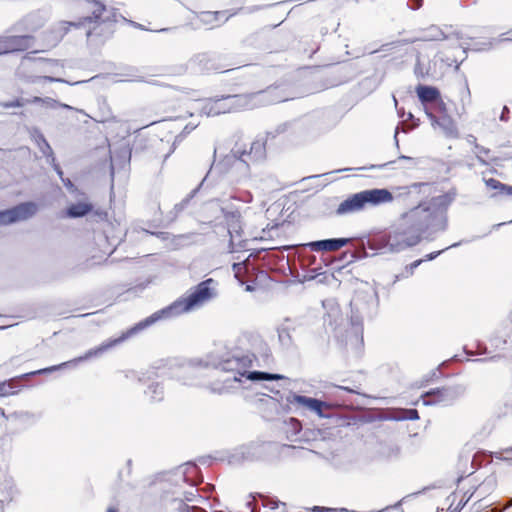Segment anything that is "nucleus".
<instances>
[{
  "instance_id": "nucleus-1",
  "label": "nucleus",
  "mask_w": 512,
  "mask_h": 512,
  "mask_svg": "<svg viewBox=\"0 0 512 512\" xmlns=\"http://www.w3.org/2000/svg\"><path fill=\"white\" fill-rule=\"evenodd\" d=\"M455 196V192H448L402 213L398 223L386 235L384 248L389 252L398 253L420 243L423 234L428 230L434 233L445 231L446 210Z\"/></svg>"
},
{
  "instance_id": "nucleus-2",
  "label": "nucleus",
  "mask_w": 512,
  "mask_h": 512,
  "mask_svg": "<svg viewBox=\"0 0 512 512\" xmlns=\"http://www.w3.org/2000/svg\"><path fill=\"white\" fill-rule=\"evenodd\" d=\"M216 286L217 282L212 278L202 281L197 286L190 289L186 296L181 297L169 306L154 312L144 320L128 329L126 332H123L121 336L114 339H108L98 347L89 349L83 356L74 359L72 362L78 363L94 357H99L113 347L121 344L131 336L160 320L170 319L203 306L205 303L217 296Z\"/></svg>"
},
{
  "instance_id": "nucleus-3",
  "label": "nucleus",
  "mask_w": 512,
  "mask_h": 512,
  "mask_svg": "<svg viewBox=\"0 0 512 512\" xmlns=\"http://www.w3.org/2000/svg\"><path fill=\"white\" fill-rule=\"evenodd\" d=\"M256 360V356L252 353H236L221 360L217 365V369L225 373H230L231 376H227L223 379L222 383H213L210 387L211 391L223 394L235 388L236 383H244L247 380L256 382L284 378L280 374L252 371L251 369L255 366L254 363Z\"/></svg>"
},
{
  "instance_id": "nucleus-4",
  "label": "nucleus",
  "mask_w": 512,
  "mask_h": 512,
  "mask_svg": "<svg viewBox=\"0 0 512 512\" xmlns=\"http://www.w3.org/2000/svg\"><path fill=\"white\" fill-rule=\"evenodd\" d=\"M262 93L249 95H228L217 99H209L202 106L201 112L206 116H217L241 109H252Z\"/></svg>"
},
{
  "instance_id": "nucleus-5",
  "label": "nucleus",
  "mask_w": 512,
  "mask_h": 512,
  "mask_svg": "<svg viewBox=\"0 0 512 512\" xmlns=\"http://www.w3.org/2000/svg\"><path fill=\"white\" fill-rule=\"evenodd\" d=\"M266 156V148L263 141L257 140L251 143L249 151L232 150L227 155L224 162L231 165L233 170L241 173L242 177H247L249 165L262 161Z\"/></svg>"
},
{
  "instance_id": "nucleus-6",
  "label": "nucleus",
  "mask_w": 512,
  "mask_h": 512,
  "mask_svg": "<svg viewBox=\"0 0 512 512\" xmlns=\"http://www.w3.org/2000/svg\"><path fill=\"white\" fill-rule=\"evenodd\" d=\"M360 197L362 211L368 208H374L394 201V197L389 189L373 188L358 192Z\"/></svg>"
},
{
  "instance_id": "nucleus-7",
  "label": "nucleus",
  "mask_w": 512,
  "mask_h": 512,
  "mask_svg": "<svg viewBox=\"0 0 512 512\" xmlns=\"http://www.w3.org/2000/svg\"><path fill=\"white\" fill-rule=\"evenodd\" d=\"M34 37L32 35H4L0 36V55L24 52L32 48Z\"/></svg>"
},
{
  "instance_id": "nucleus-8",
  "label": "nucleus",
  "mask_w": 512,
  "mask_h": 512,
  "mask_svg": "<svg viewBox=\"0 0 512 512\" xmlns=\"http://www.w3.org/2000/svg\"><path fill=\"white\" fill-rule=\"evenodd\" d=\"M104 10V7H101L98 11H95L94 16L84 17L77 22L71 21H63L61 25L65 32L69 31L71 27L81 28L88 26V30L86 32L87 37H91L92 35H101L104 28L107 24L103 21H100L101 14Z\"/></svg>"
},
{
  "instance_id": "nucleus-9",
  "label": "nucleus",
  "mask_w": 512,
  "mask_h": 512,
  "mask_svg": "<svg viewBox=\"0 0 512 512\" xmlns=\"http://www.w3.org/2000/svg\"><path fill=\"white\" fill-rule=\"evenodd\" d=\"M37 211V206L34 203L27 202L0 212V225L10 224L17 221L26 220L33 216Z\"/></svg>"
},
{
  "instance_id": "nucleus-10",
  "label": "nucleus",
  "mask_w": 512,
  "mask_h": 512,
  "mask_svg": "<svg viewBox=\"0 0 512 512\" xmlns=\"http://www.w3.org/2000/svg\"><path fill=\"white\" fill-rule=\"evenodd\" d=\"M286 402L288 404L296 405L300 408L313 411L320 417L323 416L322 408L324 406H327L326 403L323 401L306 396L297 395L291 392L286 396Z\"/></svg>"
},
{
  "instance_id": "nucleus-11",
  "label": "nucleus",
  "mask_w": 512,
  "mask_h": 512,
  "mask_svg": "<svg viewBox=\"0 0 512 512\" xmlns=\"http://www.w3.org/2000/svg\"><path fill=\"white\" fill-rule=\"evenodd\" d=\"M401 447L393 440H384L377 444L375 458L379 461L390 462L400 457Z\"/></svg>"
},
{
  "instance_id": "nucleus-12",
  "label": "nucleus",
  "mask_w": 512,
  "mask_h": 512,
  "mask_svg": "<svg viewBox=\"0 0 512 512\" xmlns=\"http://www.w3.org/2000/svg\"><path fill=\"white\" fill-rule=\"evenodd\" d=\"M458 397L456 389L447 387L431 391L426 394L425 404L449 405Z\"/></svg>"
},
{
  "instance_id": "nucleus-13",
  "label": "nucleus",
  "mask_w": 512,
  "mask_h": 512,
  "mask_svg": "<svg viewBox=\"0 0 512 512\" xmlns=\"http://www.w3.org/2000/svg\"><path fill=\"white\" fill-rule=\"evenodd\" d=\"M349 242L347 238L325 239L306 244L313 251H336Z\"/></svg>"
},
{
  "instance_id": "nucleus-14",
  "label": "nucleus",
  "mask_w": 512,
  "mask_h": 512,
  "mask_svg": "<svg viewBox=\"0 0 512 512\" xmlns=\"http://www.w3.org/2000/svg\"><path fill=\"white\" fill-rule=\"evenodd\" d=\"M361 203L360 197L357 193H354L348 196L345 200H343L336 209L337 215H348L353 213L361 212Z\"/></svg>"
},
{
  "instance_id": "nucleus-15",
  "label": "nucleus",
  "mask_w": 512,
  "mask_h": 512,
  "mask_svg": "<svg viewBox=\"0 0 512 512\" xmlns=\"http://www.w3.org/2000/svg\"><path fill=\"white\" fill-rule=\"evenodd\" d=\"M426 115L430 119L433 126H439L444 134L451 138L458 137V129L454 123V121L449 117H444L440 120L436 118L431 112H426Z\"/></svg>"
},
{
  "instance_id": "nucleus-16",
  "label": "nucleus",
  "mask_w": 512,
  "mask_h": 512,
  "mask_svg": "<svg viewBox=\"0 0 512 512\" xmlns=\"http://www.w3.org/2000/svg\"><path fill=\"white\" fill-rule=\"evenodd\" d=\"M35 141L40 149V151L43 153L44 156L47 157L48 162L53 166L54 170L57 172L58 175H63V172L60 168V166L56 163V159L53 155L52 148L46 141L43 134L37 132L34 135Z\"/></svg>"
},
{
  "instance_id": "nucleus-17",
  "label": "nucleus",
  "mask_w": 512,
  "mask_h": 512,
  "mask_svg": "<svg viewBox=\"0 0 512 512\" xmlns=\"http://www.w3.org/2000/svg\"><path fill=\"white\" fill-rule=\"evenodd\" d=\"M225 210L226 208L217 200L206 203L203 208L206 222L216 224L224 216Z\"/></svg>"
},
{
  "instance_id": "nucleus-18",
  "label": "nucleus",
  "mask_w": 512,
  "mask_h": 512,
  "mask_svg": "<svg viewBox=\"0 0 512 512\" xmlns=\"http://www.w3.org/2000/svg\"><path fill=\"white\" fill-rule=\"evenodd\" d=\"M190 65L195 71L199 72H210L219 70V68L214 63V59H212L207 54L196 55L190 61Z\"/></svg>"
},
{
  "instance_id": "nucleus-19",
  "label": "nucleus",
  "mask_w": 512,
  "mask_h": 512,
  "mask_svg": "<svg viewBox=\"0 0 512 512\" xmlns=\"http://www.w3.org/2000/svg\"><path fill=\"white\" fill-rule=\"evenodd\" d=\"M426 184L424 183H412L407 186H395L390 190L391 194L394 197V200H408L413 193H420L422 187Z\"/></svg>"
},
{
  "instance_id": "nucleus-20",
  "label": "nucleus",
  "mask_w": 512,
  "mask_h": 512,
  "mask_svg": "<svg viewBox=\"0 0 512 512\" xmlns=\"http://www.w3.org/2000/svg\"><path fill=\"white\" fill-rule=\"evenodd\" d=\"M228 226V233L233 238V234L239 235L241 232V214L239 210H225L224 216L222 217Z\"/></svg>"
},
{
  "instance_id": "nucleus-21",
  "label": "nucleus",
  "mask_w": 512,
  "mask_h": 512,
  "mask_svg": "<svg viewBox=\"0 0 512 512\" xmlns=\"http://www.w3.org/2000/svg\"><path fill=\"white\" fill-rule=\"evenodd\" d=\"M416 93L423 104L435 102L440 98L439 90L432 86L418 85L416 87Z\"/></svg>"
},
{
  "instance_id": "nucleus-22",
  "label": "nucleus",
  "mask_w": 512,
  "mask_h": 512,
  "mask_svg": "<svg viewBox=\"0 0 512 512\" xmlns=\"http://www.w3.org/2000/svg\"><path fill=\"white\" fill-rule=\"evenodd\" d=\"M93 206L89 202H78L71 204L67 210L66 215L70 218L83 217L92 210Z\"/></svg>"
},
{
  "instance_id": "nucleus-23",
  "label": "nucleus",
  "mask_w": 512,
  "mask_h": 512,
  "mask_svg": "<svg viewBox=\"0 0 512 512\" xmlns=\"http://www.w3.org/2000/svg\"><path fill=\"white\" fill-rule=\"evenodd\" d=\"M30 103L31 104H40V105L44 106L45 108H50V109H54L57 107H61L63 109H68V110L73 109V107H71L70 105L60 103L51 97L42 98V97L34 96L33 98L29 99V104Z\"/></svg>"
},
{
  "instance_id": "nucleus-24",
  "label": "nucleus",
  "mask_w": 512,
  "mask_h": 512,
  "mask_svg": "<svg viewBox=\"0 0 512 512\" xmlns=\"http://www.w3.org/2000/svg\"><path fill=\"white\" fill-rule=\"evenodd\" d=\"M196 374H197V369H195L194 367H192L190 365L181 366L175 372V375L179 378L180 377L184 378V384H188V385L194 384V381L190 378L192 376H195Z\"/></svg>"
},
{
  "instance_id": "nucleus-25",
  "label": "nucleus",
  "mask_w": 512,
  "mask_h": 512,
  "mask_svg": "<svg viewBox=\"0 0 512 512\" xmlns=\"http://www.w3.org/2000/svg\"><path fill=\"white\" fill-rule=\"evenodd\" d=\"M444 38L445 37L443 32L438 27L431 26L427 29L425 35L420 39L424 41H438L443 40Z\"/></svg>"
},
{
  "instance_id": "nucleus-26",
  "label": "nucleus",
  "mask_w": 512,
  "mask_h": 512,
  "mask_svg": "<svg viewBox=\"0 0 512 512\" xmlns=\"http://www.w3.org/2000/svg\"><path fill=\"white\" fill-rule=\"evenodd\" d=\"M145 393L151 401H159L163 398V388L158 383L151 384Z\"/></svg>"
},
{
  "instance_id": "nucleus-27",
  "label": "nucleus",
  "mask_w": 512,
  "mask_h": 512,
  "mask_svg": "<svg viewBox=\"0 0 512 512\" xmlns=\"http://www.w3.org/2000/svg\"><path fill=\"white\" fill-rule=\"evenodd\" d=\"M5 491H0V508L3 509L5 503H9L13 499V487L7 483L4 487ZM0 490L2 488L0 487Z\"/></svg>"
},
{
  "instance_id": "nucleus-28",
  "label": "nucleus",
  "mask_w": 512,
  "mask_h": 512,
  "mask_svg": "<svg viewBox=\"0 0 512 512\" xmlns=\"http://www.w3.org/2000/svg\"><path fill=\"white\" fill-rule=\"evenodd\" d=\"M221 16V13L220 12H210V11H206V12H202L201 15H200V20L205 23V24H209L211 25L212 27L215 26L214 23L218 22L219 20V17Z\"/></svg>"
},
{
  "instance_id": "nucleus-29",
  "label": "nucleus",
  "mask_w": 512,
  "mask_h": 512,
  "mask_svg": "<svg viewBox=\"0 0 512 512\" xmlns=\"http://www.w3.org/2000/svg\"><path fill=\"white\" fill-rule=\"evenodd\" d=\"M477 157V159L484 165L488 164V160H489V154H490V150L485 148V147H482L478 144H475V148H474V151H473Z\"/></svg>"
},
{
  "instance_id": "nucleus-30",
  "label": "nucleus",
  "mask_w": 512,
  "mask_h": 512,
  "mask_svg": "<svg viewBox=\"0 0 512 512\" xmlns=\"http://www.w3.org/2000/svg\"><path fill=\"white\" fill-rule=\"evenodd\" d=\"M495 40H487L483 42H472L467 48L473 51H487L493 47Z\"/></svg>"
},
{
  "instance_id": "nucleus-31",
  "label": "nucleus",
  "mask_w": 512,
  "mask_h": 512,
  "mask_svg": "<svg viewBox=\"0 0 512 512\" xmlns=\"http://www.w3.org/2000/svg\"><path fill=\"white\" fill-rule=\"evenodd\" d=\"M48 81V82H59V83H68L66 80L62 78H56L52 76H31L27 78V82L29 83H38L39 81Z\"/></svg>"
},
{
  "instance_id": "nucleus-32",
  "label": "nucleus",
  "mask_w": 512,
  "mask_h": 512,
  "mask_svg": "<svg viewBox=\"0 0 512 512\" xmlns=\"http://www.w3.org/2000/svg\"><path fill=\"white\" fill-rule=\"evenodd\" d=\"M26 104H29V99L16 98L13 101L1 102L0 106L8 109V108H13V107H23Z\"/></svg>"
},
{
  "instance_id": "nucleus-33",
  "label": "nucleus",
  "mask_w": 512,
  "mask_h": 512,
  "mask_svg": "<svg viewBox=\"0 0 512 512\" xmlns=\"http://www.w3.org/2000/svg\"><path fill=\"white\" fill-rule=\"evenodd\" d=\"M485 183H486L487 187L494 189V190H499L502 193H505L506 188L508 187V185H505L494 178L485 180Z\"/></svg>"
},
{
  "instance_id": "nucleus-34",
  "label": "nucleus",
  "mask_w": 512,
  "mask_h": 512,
  "mask_svg": "<svg viewBox=\"0 0 512 512\" xmlns=\"http://www.w3.org/2000/svg\"><path fill=\"white\" fill-rule=\"evenodd\" d=\"M16 392L13 390L12 384L10 381H0V397H5L9 395H13Z\"/></svg>"
},
{
  "instance_id": "nucleus-35",
  "label": "nucleus",
  "mask_w": 512,
  "mask_h": 512,
  "mask_svg": "<svg viewBox=\"0 0 512 512\" xmlns=\"http://www.w3.org/2000/svg\"><path fill=\"white\" fill-rule=\"evenodd\" d=\"M67 364L68 363H63V364L58 365V366H52V367H49V368L40 369L38 371H34V372H31V373L25 374V376L36 375V374H45V373L53 372V371L59 369L60 367H62L64 365H67Z\"/></svg>"
},
{
  "instance_id": "nucleus-36",
  "label": "nucleus",
  "mask_w": 512,
  "mask_h": 512,
  "mask_svg": "<svg viewBox=\"0 0 512 512\" xmlns=\"http://www.w3.org/2000/svg\"><path fill=\"white\" fill-rule=\"evenodd\" d=\"M311 510L313 512H348L346 508L334 509L321 506H314Z\"/></svg>"
},
{
  "instance_id": "nucleus-37",
  "label": "nucleus",
  "mask_w": 512,
  "mask_h": 512,
  "mask_svg": "<svg viewBox=\"0 0 512 512\" xmlns=\"http://www.w3.org/2000/svg\"><path fill=\"white\" fill-rule=\"evenodd\" d=\"M459 244H460V243H454V244H452L451 246L446 247L445 249H442V250H440V251H436V252H432V253H430V254H427V255L425 256V258H424V259H422V260H423V261H430V260H433V259H435L438 255H440L443 251H445V250H447V249H449V248H452V247H457Z\"/></svg>"
},
{
  "instance_id": "nucleus-38",
  "label": "nucleus",
  "mask_w": 512,
  "mask_h": 512,
  "mask_svg": "<svg viewBox=\"0 0 512 512\" xmlns=\"http://www.w3.org/2000/svg\"><path fill=\"white\" fill-rule=\"evenodd\" d=\"M467 501H468V499H466V500L461 499L455 507L453 506V502H451V504L448 508L449 512H460L462 510V508L466 505Z\"/></svg>"
},
{
  "instance_id": "nucleus-39",
  "label": "nucleus",
  "mask_w": 512,
  "mask_h": 512,
  "mask_svg": "<svg viewBox=\"0 0 512 512\" xmlns=\"http://www.w3.org/2000/svg\"><path fill=\"white\" fill-rule=\"evenodd\" d=\"M403 418L404 419H409V420L418 419V412L415 409L407 410L406 414H405V416H403Z\"/></svg>"
},
{
  "instance_id": "nucleus-40",
  "label": "nucleus",
  "mask_w": 512,
  "mask_h": 512,
  "mask_svg": "<svg viewBox=\"0 0 512 512\" xmlns=\"http://www.w3.org/2000/svg\"><path fill=\"white\" fill-rule=\"evenodd\" d=\"M423 262L422 259H419V260H416L414 262H412L408 267L407 269L409 270V274L412 275L413 272H414V269H416L421 263Z\"/></svg>"
},
{
  "instance_id": "nucleus-41",
  "label": "nucleus",
  "mask_w": 512,
  "mask_h": 512,
  "mask_svg": "<svg viewBox=\"0 0 512 512\" xmlns=\"http://www.w3.org/2000/svg\"><path fill=\"white\" fill-rule=\"evenodd\" d=\"M414 72H415V75H416L417 77H424V76H425V74H426V73L424 72V70L422 69V67H421V65H420L419 60L417 61V64H416V66H415V70H414Z\"/></svg>"
},
{
  "instance_id": "nucleus-42",
  "label": "nucleus",
  "mask_w": 512,
  "mask_h": 512,
  "mask_svg": "<svg viewBox=\"0 0 512 512\" xmlns=\"http://www.w3.org/2000/svg\"><path fill=\"white\" fill-rule=\"evenodd\" d=\"M280 502L277 501V500H268L267 503H265L264 505L266 507H269L271 510H274L276 508H278Z\"/></svg>"
},
{
  "instance_id": "nucleus-43",
  "label": "nucleus",
  "mask_w": 512,
  "mask_h": 512,
  "mask_svg": "<svg viewBox=\"0 0 512 512\" xmlns=\"http://www.w3.org/2000/svg\"><path fill=\"white\" fill-rule=\"evenodd\" d=\"M505 404L512 406V389L505 394Z\"/></svg>"
},
{
  "instance_id": "nucleus-44",
  "label": "nucleus",
  "mask_w": 512,
  "mask_h": 512,
  "mask_svg": "<svg viewBox=\"0 0 512 512\" xmlns=\"http://www.w3.org/2000/svg\"><path fill=\"white\" fill-rule=\"evenodd\" d=\"M239 200H242L244 202L250 203L253 199L252 194L250 192H246L243 197H239Z\"/></svg>"
},
{
  "instance_id": "nucleus-45",
  "label": "nucleus",
  "mask_w": 512,
  "mask_h": 512,
  "mask_svg": "<svg viewBox=\"0 0 512 512\" xmlns=\"http://www.w3.org/2000/svg\"><path fill=\"white\" fill-rule=\"evenodd\" d=\"M60 177H62V175H59ZM62 181H63V184L68 188V189H72L74 187L73 183L71 182L70 179H64V178H61Z\"/></svg>"
},
{
  "instance_id": "nucleus-46",
  "label": "nucleus",
  "mask_w": 512,
  "mask_h": 512,
  "mask_svg": "<svg viewBox=\"0 0 512 512\" xmlns=\"http://www.w3.org/2000/svg\"><path fill=\"white\" fill-rule=\"evenodd\" d=\"M508 112H509V110H508V108L505 106V107L503 108L502 114H501V116H500V119H501L502 121H507L506 113H508Z\"/></svg>"
},
{
  "instance_id": "nucleus-47",
  "label": "nucleus",
  "mask_w": 512,
  "mask_h": 512,
  "mask_svg": "<svg viewBox=\"0 0 512 512\" xmlns=\"http://www.w3.org/2000/svg\"><path fill=\"white\" fill-rule=\"evenodd\" d=\"M195 128H196V125H194V126H189V125H187V126L184 128V130H183L182 134H188V133H190L192 130H194Z\"/></svg>"
},
{
  "instance_id": "nucleus-48",
  "label": "nucleus",
  "mask_w": 512,
  "mask_h": 512,
  "mask_svg": "<svg viewBox=\"0 0 512 512\" xmlns=\"http://www.w3.org/2000/svg\"><path fill=\"white\" fill-rule=\"evenodd\" d=\"M413 1H414V3H415V4H414V5H412V6H411V8H412V9H418V8H420V7H421V5H422V1H423V0H413Z\"/></svg>"
},
{
  "instance_id": "nucleus-49",
  "label": "nucleus",
  "mask_w": 512,
  "mask_h": 512,
  "mask_svg": "<svg viewBox=\"0 0 512 512\" xmlns=\"http://www.w3.org/2000/svg\"><path fill=\"white\" fill-rule=\"evenodd\" d=\"M468 141H469L470 143H473L474 145H475V144H477V143H476V138H475L474 136H472V135H470V136L468 137Z\"/></svg>"
},
{
  "instance_id": "nucleus-50",
  "label": "nucleus",
  "mask_w": 512,
  "mask_h": 512,
  "mask_svg": "<svg viewBox=\"0 0 512 512\" xmlns=\"http://www.w3.org/2000/svg\"><path fill=\"white\" fill-rule=\"evenodd\" d=\"M505 193H506L507 195H512V186H508V187L506 188Z\"/></svg>"
},
{
  "instance_id": "nucleus-51",
  "label": "nucleus",
  "mask_w": 512,
  "mask_h": 512,
  "mask_svg": "<svg viewBox=\"0 0 512 512\" xmlns=\"http://www.w3.org/2000/svg\"><path fill=\"white\" fill-rule=\"evenodd\" d=\"M399 159H401V160H409V161H411V160H412V158H411V157L404 156V155H401V156L399 157Z\"/></svg>"
},
{
  "instance_id": "nucleus-52",
  "label": "nucleus",
  "mask_w": 512,
  "mask_h": 512,
  "mask_svg": "<svg viewBox=\"0 0 512 512\" xmlns=\"http://www.w3.org/2000/svg\"><path fill=\"white\" fill-rule=\"evenodd\" d=\"M397 135H398V128L396 129V131H395V135H394V139H395V143H396V145H398V138H397Z\"/></svg>"
},
{
  "instance_id": "nucleus-53",
  "label": "nucleus",
  "mask_w": 512,
  "mask_h": 512,
  "mask_svg": "<svg viewBox=\"0 0 512 512\" xmlns=\"http://www.w3.org/2000/svg\"><path fill=\"white\" fill-rule=\"evenodd\" d=\"M387 165H388V163H385V164H382V165L377 166V168H383V167H385V166H387ZM370 168H376V166H374V165H373V166H371Z\"/></svg>"
},
{
  "instance_id": "nucleus-54",
  "label": "nucleus",
  "mask_w": 512,
  "mask_h": 512,
  "mask_svg": "<svg viewBox=\"0 0 512 512\" xmlns=\"http://www.w3.org/2000/svg\"><path fill=\"white\" fill-rule=\"evenodd\" d=\"M107 512H118V511L115 508H113V507H109L107 509Z\"/></svg>"
},
{
  "instance_id": "nucleus-55",
  "label": "nucleus",
  "mask_w": 512,
  "mask_h": 512,
  "mask_svg": "<svg viewBox=\"0 0 512 512\" xmlns=\"http://www.w3.org/2000/svg\"><path fill=\"white\" fill-rule=\"evenodd\" d=\"M425 238H426L427 240H433V239H434L433 237H430V233H429L427 236H425Z\"/></svg>"
},
{
  "instance_id": "nucleus-56",
  "label": "nucleus",
  "mask_w": 512,
  "mask_h": 512,
  "mask_svg": "<svg viewBox=\"0 0 512 512\" xmlns=\"http://www.w3.org/2000/svg\"><path fill=\"white\" fill-rule=\"evenodd\" d=\"M0 415L5 416L4 410L0 408Z\"/></svg>"
},
{
  "instance_id": "nucleus-57",
  "label": "nucleus",
  "mask_w": 512,
  "mask_h": 512,
  "mask_svg": "<svg viewBox=\"0 0 512 512\" xmlns=\"http://www.w3.org/2000/svg\"><path fill=\"white\" fill-rule=\"evenodd\" d=\"M508 507H511L512 506V498L509 500V503L507 505Z\"/></svg>"
},
{
  "instance_id": "nucleus-58",
  "label": "nucleus",
  "mask_w": 512,
  "mask_h": 512,
  "mask_svg": "<svg viewBox=\"0 0 512 512\" xmlns=\"http://www.w3.org/2000/svg\"><path fill=\"white\" fill-rule=\"evenodd\" d=\"M246 290H247V291H251V290H252V287L248 285V286L246 287Z\"/></svg>"
},
{
  "instance_id": "nucleus-59",
  "label": "nucleus",
  "mask_w": 512,
  "mask_h": 512,
  "mask_svg": "<svg viewBox=\"0 0 512 512\" xmlns=\"http://www.w3.org/2000/svg\"><path fill=\"white\" fill-rule=\"evenodd\" d=\"M452 497H453V500H452V502H453V501H454V498H455V496H454V495H449V496H448V499H451Z\"/></svg>"
},
{
  "instance_id": "nucleus-60",
  "label": "nucleus",
  "mask_w": 512,
  "mask_h": 512,
  "mask_svg": "<svg viewBox=\"0 0 512 512\" xmlns=\"http://www.w3.org/2000/svg\"><path fill=\"white\" fill-rule=\"evenodd\" d=\"M452 497H453V500H452V502H453V501H454V498H455V496H454V495H449V496H448V499H451Z\"/></svg>"
},
{
  "instance_id": "nucleus-61",
  "label": "nucleus",
  "mask_w": 512,
  "mask_h": 512,
  "mask_svg": "<svg viewBox=\"0 0 512 512\" xmlns=\"http://www.w3.org/2000/svg\"><path fill=\"white\" fill-rule=\"evenodd\" d=\"M348 170H351L350 168H345L343 169L342 171H348ZM341 170H337V172H340Z\"/></svg>"
},
{
  "instance_id": "nucleus-62",
  "label": "nucleus",
  "mask_w": 512,
  "mask_h": 512,
  "mask_svg": "<svg viewBox=\"0 0 512 512\" xmlns=\"http://www.w3.org/2000/svg\"><path fill=\"white\" fill-rule=\"evenodd\" d=\"M168 29L165 28V29H160V30H157L158 32H163V31H167Z\"/></svg>"
},
{
  "instance_id": "nucleus-63",
  "label": "nucleus",
  "mask_w": 512,
  "mask_h": 512,
  "mask_svg": "<svg viewBox=\"0 0 512 512\" xmlns=\"http://www.w3.org/2000/svg\"><path fill=\"white\" fill-rule=\"evenodd\" d=\"M181 137H182V134L177 135L176 140H178V139H179V138H181Z\"/></svg>"
},
{
  "instance_id": "nucleus-64",
  "label": "nucleus",
  "mask_w": 512,
  "mask_h": 512,
  "mask_svg": "<svg viewBox=\"0 0 512 512\" xmlns=\"http://www.w3.org/2000/svg\"><path fill=\"white\" fill-rule=\"evenodd\" d=\"M503 224H504V223H498V224L496 225V227H499V226H501V225H503Z\"/></svg>"
}]
</instances>
